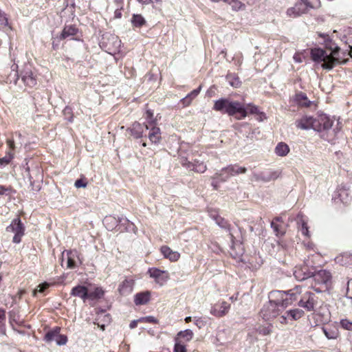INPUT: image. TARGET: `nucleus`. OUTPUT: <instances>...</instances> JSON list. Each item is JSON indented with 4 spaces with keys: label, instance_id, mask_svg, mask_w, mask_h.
Wrapping results in <instances>:
<instances>
[{
    "label": "nucleus",
    "instance_id": "nucleus-1",
    "mask_svg": "<svg viewBox=\"0 0 352 352\" xmlns=\"http://www.w3.org/2000/svg\"><path fill=\"white\" fill-rule=\"evenodd\" d=\"M320 37L324 38L325 46L329 48L331 52L328 53L326 50L321 48H314L311 50V59L316 63H321V67L326 70H331L338 64H345L348 59H344L343 56L345 52L340 53V48L335 47L332 48L329 47L327 41H329V36L324 34H319Z\"/></svg>",
    "mask_w": 352,
    "mask_h": 352
},
{
    "label": "nucleus",
    "instance_id": "nucleus-2",
    "mask_svg": "<svg viewBox=\"0 0 352 352\" xmlns=\"http://www.w3.org/2000/svg\"><path fill=\"white\" fill-rule=\"evenodd\" d=\"M279 290L270 292L269 301L264 304L261 310V316L265 320H270L276 318L285 309L280 299Z\"/></svg>",
    "mask_w": 352,
    "mask_h": 352
},
{
    "label": "nucleus",
    "instance_id": "nucleus-3",
    "mask_svg": "<svg viewBox=\"0 0 352 352\" xmlns=\"http://www.w3.org/2000/svg\"><path fill=\"white\" fill-rule=\"evenodd\" d=\"M331 278L330 272L325 270L312 273L311 280L314 282V285L311 287L317 293L327 290L331 287Z\"/></svg>",
    "mask_w": 352,
    "mask_h": 352
},
{
    "label": "nucleus",
    "instance_id": "nucleus-4",
    "mask_svg": "<svg viewBox=\"0 0 352 352\" xmlns=\"http://www.w3.org/2000/svg\"><path fill=\"white\" fill-rule=\"evenodd\" d=\"M302 286L297 285L287 292L279 290V297L282 305L286 308L291 305L294 301L297 300L298 296L302 293Z\"/></svg>",
    "mask_w": 352,
    "mask_h": 352
},
{
    "label": "nucleus",
    "instance_id": "nucleus-5",
    "mask_svg": "<svg viewBox=\"0 0 352 352\" xmlns=\"http://www.w3.org/2000/svg\"><path fill=\"white\" fill-rule=\"evenodd\" d=\"M317 303L318 297L316 295L314 292L302 289V293L301 294V297L298 302V305L307 311H314Z\"/></svg>",
    "mask_w": 352,
    "mask_h": 352
},
{
    "label": "nucleus",
    "instance_id": "nucleus-6",
    "mask_svg": "<svg viewBox=\"0 0 352 352\" xmlns=\"http://www.w3.org/2000/svg\"><path fill=\"white\" fill-rule=\"evenodd\" d=\"M247 169L245 167L239 166L237 164L229 165L221 170L219 173H215L213 176V179H216L218 177H221V181L224 182H226L230 177L235 176L239 174L245 173Z\"/></svg>",
    "mask_w": 352,
    "mask_h": 352
},
{
    "label": "nucleus",
    "instance_id": "nucleus-7",
    "mask_svg": "<svg viewBox=\"0 0 352 352\" xmlns=\"http://www.w3.org/2000/svg\"><path fill=\"white\" fill-rule=\"evenodd\" d=\"M102 44L108 53L112 54L120 51L121 41L116 35H108L102 38Z\"/></svg>",
    "mask_w": 352,
    "mask_h": 352
},
{
    "label": "nucleus",
    "instance_id": "nucleus-8",
    "mask_svg": "<svg viewBox=\"0 0 352 352\" xmlns=\"http://www.w3.org/2000/svg\"><path fill=\"white\" fill-rule=\"evenodd\" d=\"M295 124L298 129L302 130L313 129L320 131V127L318 122H316V118L310 116H302L301 118L296 120Z\"/></svg>",
    "mask_w": 352,
    "mask_h": 352
},
{
    "label": "nucleus",
    "instance_id": "nucleus-9",
    "mask_svg": "<svg viewBox=\"0 0 352 352\" xmlns=\"http://www.w3.org/2000/svg\"><path fill=\"white\" fill-rule=\"evenodd\" d=\"M313 8L312 3L307 0H300L294 7L287 10V14L291 17H296L305 13L308 9Z\"/></svg>",
    "mask_w": 352,
    "mask_h": 352
},
{
    "label": "nucleus",
    "instance_id": "nucleus-10",
    "mask_svg": "<svg viewBox=\"0 0 352 352\" xmlns=\"http://www.w3.org/2000/svg\"><path fill=\"white\" fill-rule=\"evenodd\" d=\"M24 227L19 218L12 220L11 224L6 228L8 232L14 233L13 242L15 243H20L21 237L24 234Z\"/></svg>",
    "mask_w": 352,
    "mask_h": 352
},
{
    "label": "nucleus",
    "instance_id": "nucleus-11",
    "mask_svg": "<svg viewBox=\"0 0 352 352\" xmlns=\"http://www.w3.org/2000/svg\"><path fill=\"white\" fill-rule=\"evenodd\" d=\"M181 164L190 170L198 173H204L207 170V166L204 162L195 160L193 162L188 161L186 158L182 157L179 159Z\"/></svg>",
    "mask_w": 352,
    "mask_h": 352
},
{
    "label": "nucleus",
    "instance_id": "nucleus-12",
    "mask_svg": "<svg viewBox=\"0 0 352 352\" xmlns=\"http://www.w3.org/2000/svg\"><path fill=\"white\" fill-rule=\"evenodd\" d=\"M228 115L235 116L237 120H241L248 116V111L243 104L239 101L231 100Z\"/></svg>",
    "mask_w": 352,
    "mask_h": 352
},
{
    "label": "nucleus",
    "instance_id": "nucleus-13",
    "mask_svg": "<svg viewBox=\"0 0 352 352\" xmlns=\"http://www.w3.org/2000/svg\"><path fill=\"white\" fill-rule=\"evenodd\" d=\"M148 273L160 285H163L170 278L167 271L161 270L155 267L150 268L148 270Z\"/></svg>",
    "mask_w": 352,
    "mask_h": 352
},
{
    "label": "nucleus",
    "instance_id": "nucleus-14",
    "mask_svg": "<svg viewBox=\"0 0 352 352\" xmlns=\"http://www.w3.org/2000/svg\"><path fill=\"white\" fill-rule=\"evenodd\" d=\"M230 307V305L228 302L223 301L221 303L214 305L211 307L210 313L216 317L221 318L228 314Z\"/></svg>",
    "mask_w": 352,
    "mask_h": 352
},
{
    "label": "nucleus",
    "instance_id": "nucleus-15",
    "mask_svg": "<svg viewBox=\"0 0 352 352\" xmlns=\"http://www.w3.org/2000/svg\"><path fill=\"white\" fill-rule=\"evenodd\" d=\"M134 280L131 278H126L118 286V292L122 296H128L133 289Z\"/></svg>",
    "mask_w": 352,
    "mask_h": 352
},
{
    "label": "nucleus",
    "instance_id": "nucleus-16",
    "mask_svg": "<svg viewBox=\"0 0 352 352\" xmlns=\"http://www.w3.org/2000/svg\"><path fill=\"white\" fill-rule=\"evenodd\" d=\"M312 272H309L307 266L296 267L294 276L296 279L302 281L311 278Z\"/></svg>",
    "mask_w": 352,
    "mask_h": 352
},
{
    "label": "nucleus",
    "instance_id": "nucleus-17",
    "mask_svg": "<svg viewBox=\"0 0 352 352\" xmlns=\"http://www.w3.org/2000/svg\"><path fill=\"white\" fill-rule=\"evenodd\" d=\"M230 101L231 100L226 98H221L217 100L214 102L213 109L215 111L228 114Z\"/></svg>",
    "mask_w": 352,
    "mask_h": 352
},
{
    "label": "nucleus",
    "instance_id": "nucleus-18",
    "mask_svg": "<svg viewBox=\"0 0 352 352\" xmlns=\"http://www.w3.org/2000/svg\"><path fill=\"white\" fill-rule=\"evenodd\" d=\"M21 79L27 86L30 87L36 85V79L30 69H26L21 73Z\"/></svg>",
    "mask_w": 352,
    "mask_h": 352
},
{
    "label": "nucleus",
    "instance_id": "nucleus-19",
    "mask_svg": "<svg viewBox=\"0 0 352 352\" xmlns=\"http://www.w3.org/2000/svg\"><path fill=\"white\" fill-rule=\"evenodd\" d=\"M160 250L163 256L170 261H177L180 258V254L178 252L172 250L168 246H162Z\"/></svg>",
    "mask_w": 352,
    "mask_h": 352
},
{
    "label": "nucleus",
    "instance_id": "nucleus-20",
    "mask_svg": "<svg viewBox=\"0 0 352 352\" xmlns=\"http://www.w3.org/2000/svg\"><path fill=\"white\" fill-rule=\"evenodd\" d=\"M144 128L147 130L149 129L146 124L142 125L139 122H134L130 129L131 135L135 138H140L143 136Z\"/></svg>",
    "mask_w": 352,
    "mask_h": 352
},
{
    "label": "nucleus",
    "instance_id": "nucleus-21",
    "mask_svg": "<svg viewBox=\"0 0 352 352\" xmlns=\"http://www.w3.org/2000/svg\"><path fill=\"white\" fill-rule=\"evenodd\" d=\"M71 295L80 298L83 301L88 299V289L82 285L74 287L71 292Z\"/></svg>",
    "mask_w": 352,
    "mask_h": 352
},
{
    "label": "nucleus",
    "instance_id": "nucleus-22",
    "mask_svg": "<svg viewBox=\"0 0 352 352\" xmlns=\"http://www.w3.org/2000/svg\"><path fill=\"white\" fill-rule=\"evenodd\" d=\"M316 122H318L320 131L322 130H329L333 125V121L325 115L319 116L318 118H316Z\"/></svg>",
    "mask_w": 352,
    "mask_h": 352
},
{
    "label": "nucleus",
    "instance_id": "nucleus-23",
    "mask_svg": "<svg viewBox=\"0 0 352 352\" xmlns=\"http://www.w3.org/2000/svg\"><path fill=\"white\" fill-rule=\"evenodd\" d=\"M194 333L190 329H186L184 331H180L177 334L175 338V341H178L179 342H189L193 338Z\"/></svg>",
    "mask_w": 352,
    "mask_h": 352
},
{
    "label": "nucleus",
    "instance_id": "nucleus-24",
    "mask_svg": "<svg viewBox=\"0 0 352 352\" xmlns=\"http://www.w3.org/2000/svg\"><path fill=\"white\" fill-rule=\"evenodd\" d=\"M151 292L148 291L138 293L134 298V302L136 305H145L149 300Z\"/></svg>",
    "mask_w": 352,
    "mask_h": 352
},
{
    "label": "nucleus",
    "instance_id": "nucleus-25",
    "mask_svg": "<svg viewBox=\"0 0 352 352\" xmlns=\"http://www.w3.org/2000/svg\"><path fill=\"white\" fill-rule=\"evenodd\" d=\"M161 131L160 128L153 126L148 133V139L152 143L158 144L161 140Z\"/></svg>",
    "mask_w": 352,
    "mask_h": 352
},
{
    "label": "nucleus",
    "instance_id": "nucleus-26",
    "mask_svg": "<svg viewBox=\"0 0 352 352\" xmlns=\"http://www.w3.org/2000/svg\"><path fill=\"white\" fill-rule=\"evenodd\" d=\"M336 262L341 265H352V254L344 253L336 258Z\"/></svg>",
    "mask_w": 352,
    "mask_h": 352
},
{
    "label": "nucleus",
    "instance_id": "nucleus-27",
    "mask_svg": "<svg viewBox=\"0 0 352 352\" xmlns=\"http://www.w3.org/2000/svg\"><path fill=\"white\" fill-rule=\"evenodd\" d=\"M280 173L278 171H270L266 175L262 173L261 175H254V177L256 180H263L264 182H269L272 179H276L279 177Z\"/></svg>",
    "mask_w": 352,
    "mask_h": 352
},
{
    "label": "nucleus",
    "instance_id": "nucleus-28",
    "mask_svg": "<svg viewBox=\"0 0 352 352\" xmlns=\"http://www.w3.org/2000/svg\"><path fill=\"white\" fill-rule=\"evenodd\" d=\"M294 100L301 107H308L311 104V101L307 98V95L302 92L296 94Z\"/></svg>",
    "mask_w": 352,
    "mask_h": 352
},
{
    "label": "nucleus",
    "instance_id": "nucleus-29",
    "mask_svg": "<svg viewBox=\"0 0 352 352\" xmlns=\"http://www.w3.org/2000/svg\"><path fill=\"white\" fill-rule=\"evenodd\" d=\"M289 151V146L284 142H279L275 148V153L280 157L286 156Z\"/></svg>",
    "mask_w": 352,
    "mask_h": 352
},
{
    "label": "nucleus",
    "instance_id": "nucleus-30",
    "mask_svg": "<svg viewBox=\"0 0 352 352\" xmlns=\"http://www.w3.org/2000/svg\"><path fill=\"white\" fill-rule=\"evenodd\" d=\"M77 29L73 25L65 26L60 34V38L65 39L70 36L76 35Z\"/></svg>",
    "mask_w": 352,
    "mask_h": 352
},
{
    "label": "nucleus",
    "instance_id": "nucleus-31",
    "mask_svg": "<svg viewBox=\"0 0 352 352\" xmlns=\"http://www.w3.org/2000/svg\"><path fill=\"white\" fill-rule=\"evenodd\" d=\"M224 2L230 5L234 11L243 10L245 5L239 0H224Z\"/></svg>",
    "mask_w": 352,
    "mask_h": 352
},
{
    "label": "nucleus",
    "instance_id": "nucleus-32",
    "mask_svg": "<svg viewBox=\"0 0 352 352\" xmlns=\"http://www.w3.org/2000/svg\"><path fill=\"white\" fill-rule=\"evenodd\" d=\"M285 314L294 320H298L304 316V311L302 309L296 308L286 311Z\"/></svg>",
    "mask_w": 352,
    "mask_h": 352
},
{
    "label": "nucleus",
    "instance_id": "nucleus-33",
    "mask_svg": "<svg viewBox=\"0 0 352 352\" xmlns=\"http://www.w3.org/2000/svg\"><path fill=\"white\" fill-rule=\"evenodd\" d=\"M201 87L199 88L192 90L190 94H188L185 98L182 99L183 103L188 106L189 105L192 100L198 96L200 92Z\"/></svg>",
    "mask_w": 352,
    "mask_h": 352
},
{
    "label": "nucleus",
    "instance_id": "nucleus-34",
    "mask_svg": "<svg viewBox=\"0 0 352 352\" xmlns=\"http://www.w3.org/2000/svg\"><path fill=\"white\" fill-rule=\"evenodd\" d=\"M322 330L328 339H336L339 335L338 331L333 327H323Z\"/></svg>",
    "mask_w": 352,
    "mask_h": 352
},
{
    "label": "nucleus",
    "instance_id": "nucleus-35",
    "mask_svg": "<svg viewBox=\"0 0 352 352\" xmlns=\"http://www.w3.org/2000/svg\"><path fill=\"white\" fill-rule=\"evenodd\" d=\"M298 223L301 224L300 231L305 236H309V228L307 222L303 219L302 215L298 216Z\"/></svg>",
    "mask_w": 352,
    "mask_h": 352
},
{
    "label": "nucleus",
    "instance_id": "nucleus-36",
    "mask_svg": "<svg viewBox=\"0 0 352 352\" xmlns=\"http://www.w3.org/2000/svg\"><path fill=\"white\" fill-rule=\"evenodd\" d=\"M104 294L101 287H96L93 292L88 291V299L100 298Z\"/></svg>",
    "mask_w": 352,
    "mask_h": 352
},
{
    "label": "nucleus",
    "instance_id": "nucleus-37",
    "mask_svg": "<svg viewBox=\"0 0 352 352\" xmlns=\"http://www.w3.org/2000/svg\"><path fill=\"white\" fill-rule=\"evenodd\" d=\"M131 21L135 27H142L146 22L144 17L140 14H134Z\"/></svg>",
    "mask_w": 352,
    "mask_h": 352
},
{
    "label": "nucleus",
    "instance_id": "nucleus-38",
    "mask_svg": "<svg viewBox=\"0 0 352 352\" xmlns=\"http://www.w3.org/2000/svg\"><path fill=\"white\" fill-rule=\"evenodd\" d=\"M60 329H56L54 331H51L47 332L45 336V340L47 342H52L53 340L56 341L58 334H59Z\"/></svg>",
    "mask_w": 352,
    "mask_h": 352
},
{
    "label": "nucleus",
    "instance_id": "nucleus-39",
    "mask_svg": "<svg viewBox=\"0 0 352 352\" xmlns=\"http://www.w3.org/2000/svg\"><path fill=\"white\" fill-rule=\"evenodd\" d=\"M227 80H228L230 85L233 87H239L241 85V81L237 76H235L232 74H228L227 76Z\"/></svg>",
    "mask_w": 352,
    "mask_h": 352
},
{
    "label": "nucleus",
    "instance_id": "nucleus-40",
    "mask_svg": "<svg viewBox=\"0 0 352 352\" xmlns=\"http://www.w3.org/2000/svg\"><path fill=\"white\" fill-rule=\"evenodd\" d=\"M272 327L271 324H269L267 326L261 325L257 328L256 331L261 335L268 336L271 334L272 331Z\"/></svg>",
    "mask_w": 352,
    "mask_h": 352
},
{
    "label": "nucleus",
    "instance_id": "nucleus-41",
    "mask_svg": "<svg viewBox=\"0 0 352 352\" xmlns=\"http://www.w3.org/2000/svg\"><path fill=\"white\" fill-rule=\"evenodd\" d=\"M114 3H116L117 8L115 10V18L119 19L122 16L121 9L122 8L123 1L122 0H115Z\"/></svg>",
    "mask_w": 352,
    "mask_h": 352
},
{
    "label": "nucleus",
    "instance_id": "nucleus-42",
    "mask_svg": "<svg viewBox=\"0 0 352 352\" xmlns=\"http://www.w3.org/2000/svg\"><path fill=\"white\" fill-rule=\"evenodd\" d=\"M13 154L11 151H9L5 157L0 158V165L4 166L8 164L11 162Z\"/></svg>",
    "mask_w": 352,
    "mask_h": 352
},
{
    "label": "nucleus",
    "instance_id": "nucleus-43",
    "mask_svg": "<svg viewBox=\"0 0 352 352\" xmlns=\"http://www.w3.org/2000/svg\"><path fill=\"white\" fill-rule=\"evenodd\" d=\"M271 227L276 236H283L285 234V230L282 229L281 226L275 223L274 221L272 222Z\"/></svg>",
    "mask_w": 352,
    "mask_h": 352
},
{
    "label": "nucleus",
    "instance_id": "nucleus-44",
    "mask_svg": "<svg viewBox=\"0 0 352 352\" xmlns=\"http://www.w3.org/2000/svg\"><path fill=\"white\" fill-rule=\"evenodd\" d=\"M340 326L346 330L352 331V322L347 319H342L340 322Z\"/></svg>",
    "mask_w": 352,
    "mask_h": 352
},
{
    "label": "nucleus",
    "instance_id": "nucleus-45",
    "mask_svg": "<svg viewBox=\"0 0 352 352\" xmlns=\"http://www.w3.org/2000/svg\"><path fill=\"white\" fill-rule=\"evenodd\" d=\"M140 322L157 323L158 320L153 316H148L139 318Z\"/></svg>",
    "mask_w": 352,
    "mask_h": 352
},
{
    "label": "nucleus",
    "instance_id": "nucleus-46",
    "mask_svg": "<svg viewBox=\"0 0 352 352\" xmlns=\"http://www.w3.org/2000/svg\"><path fill=\"white\" fill-rule=\"evenodd\" d=\"M174 352H186V346L178 341H175Z\"/></svg>",
    "mask_w": 352,
    "mask_h": 352
},
{
    "label": "nucleus",
    "instance_id": "nucleus-47",
    "mask_svg": "<svg viewBox=\"0 0 352 352\" xmlns=\"http://www.w3.org/2000/svg\"><path fill=\"white\" fill-rule=\"evenodd\" d=\"M63 114L65 116V118L68 120L69 122H72L73 116H72V111L69 107H65L63 110Z\"/></svg>",
    "mask_w": 352,
    "mask_h": 352
},
{
    "label": "nucleus",
    "instance_id": "nucleus-48",
    "mask_svg": "<svg viewBox=\"0 0 352 352\" xmlns=\"http://www.w3.org/2000/svg\"><path fill=\"white\" fill-rule=\"evenodd\" d=\"M67 342V338L65 335L58 334L57 338L56 339V342L58 345H65Z\"/></svg>",
    "mask_w": 352,
    "mask_h": 352
},
{
    "label": "nucleus",
    "instance_id": "nucleus-49",
    "mask_svg": "<svg viewBox=\"0 0 352 352\" xmlns=\"http://www.w3.org/2000/svg\"><path fill=\"white\" fill-rule=\"evenodd\" d=\"M49 287V284L47 283H44L41 285H39L38 286V287L39 288L38 289H35L34 292H33V295L35 296L36 292H40V293H42L47 288H48Z\"/></svg>",
    "mask_w": 352,
    "mask_h": 352
},
{
    "label": "nucleus",
    "instance_id": "nucleus-50",
    "mask_svg": "<svg viewBox=\"0 0 352 352\" xmlns=\"http://www.w3.org/2000/svg\"><path fill=\"white\" fill-rule=\"evenodd\" d=\"M11 68H12V72H13L14 81L16 83L19 79V74H18V71H17L18 65L16 64H13L12 65Z\"/></svg>",
    "mask_w": 352,
    "mask_h": 352
},
{
    "label": "nucleus",
    "instance_id": "nucleus-51",
    "mask_svg": "<svg viewBox=\"0 0 352 352\" xmlns=\"http://www.w3.org/2000/svg\"><path fill=\"white\" fill-rule=\"evenodd\" d=\"M294 60L297 63H302L303 61V59H304V56L303 55L300 53V52H297L294 55Z\"/></svg>",
    "mask_w": 352,
    "mask_h": 352
},
{
    "label": "nucleus",
    "instance_id": "nucleus-52",
    "mask_svg": "<svg viewBox=\"0 0 352 352\" xmlns=\"http://www.w3.org/2000/svg\"><path fill=\"white\" fill-rule=\"evenodd\" d=\"M249 106V112L251 114H256V115H258V113L261 112L258 108L257 106H255V105H252L251 104H248Z\"/></svg>",
    "mask_w": 352,
    "mask_h": 352
},
{
    "label": "nucleus",
    "instance_id": "nucleus-53",
    "mask_svg": "<svg viewBox=\"0 0 352 352\" xmlns=\"http://www.w3.org/2000/svg\"><path fill=\"white\" fill-rule=\"evenodd\" d=\"M216 223L221 228H227V222L221 217H217L215 219Z\"/></svg>",
    "mask_w": 352,
    "mask_h": 352
},
{
    "label": "nucleus",
    "instance_id": "nucleus-54",
    "mask_svg": "<svg viewBox=\"0 0 352 352\" xmlns=\"http://www.w3.org/2000/svg\"><path fill=\"white\" fill-rule=\"evenodd\" d=\"M74 186L76 188H85L87 186V182H84L82 179H77L75 182Z\"/></svg>",
    "mask_w": 352,
    "mask_h": 352
},
{
    "label": "nucleus",
    "instance_id": "nucleus-55",
    "mask_svg": "<svg viewBox=\"0 0 352 352\" xmlns=\"http://www.w3.org/2000/svg\"><path fill=\"white\" fill-rule=\"evenodd\" d=\"M0 24L3 25H8V19L6 14L0 11Z\"/></svg>",
    "mask_w": 352,
    "mask_h": 352
},
{
    "label": "nucleus",
    "instance_id": "nucleus-56",
    "mask_svg": "<svg viewBox=\"0 0 352 352\" xmlns=\"http://www.w3.org/2000/svg\"><path fill=\"white\" fill-rule=\"evenodd\" d=\"M352 296V278L348 281L346 296Z\"/></svg>",
    "mask_w": 352,
    "mask_h": 352
},
{
    "label": "nucleus",
    "instance_id": "nucleus-57",
    "mask_svg": "<svg viewBox=\"0 0 352 352\" xmlns=\"http://www.w3.org/2000/svg\"><path fill=\"white\" fill-rule=\"evenodd\" d=\"M211 179L213 180L212 182V186L214 187V189H217L218 188V183H219V180L220 182L221 181V177H218L216 179H213V176L211 177Z\"/></svg>",
    "mask_w": 352,
    "mask_h": 352
},
{
    "label": "nucleus",
    "instance_id": "nucleus-58",
    "mask_svg": "<svg viewBox=\"0 0 352 352\" xmlns=\"http://www.w3.org/2000/svg\"><path fill=\"white\" fill-rule=\"evenodd\" d=\"M289 316H287V314H284L283 316H281L279 318H278V321L281 323V324H285L287 323V318Z\"/></svg>",
    "mask_w": 352,
    "mask_h": 352
},
{
    "label": "nucleus",
    "instance_id": "nucleus-59",
    "mask_svg": "<svg viewBox=\"0 0 352 352\" xmlns=\"http://www.w3.org/2000/svg\"><path fill=\"white\" fill-rule=\"evenodd\" d=\"M67 264L68 268L72 269L75 267V262L71 257H68Z\"/></svg>",
    "mask_w": 352,
    "mask_h": 352
},
{
    "label": "nucleus",
    "instance_id": "nucleus-60",
    "mask_svg": "<svg viewBox=\"0 0 352 352\" xmlns=\"http://www.w3.org/2000/svg\"><path fill=\"white\" fill-rule=\"evenodd\" d=\"M266 119H267L266 115L263 112H260L258 115V118H256V120L259 122H262Z\"/></svg>",
    "mask_w": 352,
    "mask_h": 352
},
{
    "label": "nucleus",
    "instance_id": "nucleus-61",
    "mask_svg": "<svg viewBox=\"0 0 352 352\" xmlns=\"http://www.w3.org/2000/svg\"><path fill=\"white\" fill-rule=\"evenodd\" d=\"M138 322H140L139 319L134 320L131 321V323L129 324L130 329L135 328L137 327Z\"/></svg>",
    "mask_w": 352,
    "mask_h": 352
},
{
    "label": "nucleus",
    "instance_id": "nucleus-62",
    "mask_svg": "<svg viewBox=\"0 0 352 352\" xmlns=\"http://www.w3.org/2000/svg\"><path fill=\"white\" fill-rule=\"evenodd\" d=\"M7 144H8L10 149H11V150L14 149V147H15L14 142V141L12 140H7Z\"/></svg>",
    "mask_w": 352,
    "mask_h": 352
},
{
    "label": "nucleus",
    "instance_id": "nucleus-63",
    "mask_svg": "<svg viewBox=\"0 0 352 352\" xmlns=\"http://www.w3.org/2000/svg\"><path fill=\"white\" fill-rule=\"evenodd\" d=\"M6 319L5 311L0 309V323L4 321Z\"/></svg>",
    "mask_w": 352,
    "mask_h": 352
},
{
    "label": "nucleus",
    "instance_id": "nucleus-64",
    "mask_svg": "<svg viewBox=\"0 0 352 352\" xmlns=\"http://www.w3.org/2000/svg\"><path fill=\"white\" fill-rule=\"evenodd\" d=\"M146 118L147 119H151L153 117V113L151 110H147L146 112Z\"/></svg>",
    "mask_w": 352,
    "mask_h": 352
}]
</instances>
